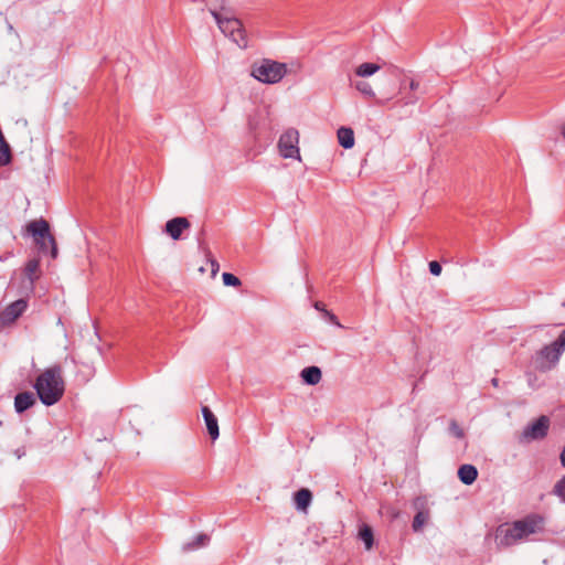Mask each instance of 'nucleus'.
Here are the masks:
<instances>
[{
	"label": "nucleus",
	"mask_w": 565,
	"mask_h": 565,
	"mask_svg": "<svg viewBox=\"0 0 565 565\" xmlns=\"http://www.w3.org/2000/svg\"><path fill=\"white\" fill-rule=\"evenodd\" d=\"M36 395L45 406L55 405L61 401L65 393V381L63 369L60 364L46 367L36 377L33 385Z\"/></svg>",
	"instance_id": "nucleus-1"
},
{
	"label": "nucleus",
	"mask_w": 565,
	"mask_h": 565,
	"mask_svg": "<svg viewBox=\"0 0 565 565\" xmlns=\"http://www.w3.org/2000/svg\"><path fill=\"white\" fill-rule=\"evenodd\" d=\"M205 6L215 19L221 32L228 36L241 49L248 45L246 32L241 20L227 15L225 0H205Z\"/></svg>",
	"instance_id": "nucleus-2"
},
{
	"label": "nucleus",
	"mask_w": 565,
	"mask_h": 565,
	"mask_svg": "<svg viewBox=\"0 0 565 565\" xmlns=\"http://www.w3.org/2000/svg\"><path fill=\"white\" fill-rule=\"evenodd\" d=\"M544 526V516L537 513H531L521 520L514 521L505 529L499 527L498 537L500 539V544L510 546L526 539L531 534L543 532Z\"/></svg>",
	"instance_id": "nucleus-3"
},
{
	"label": "nucleus",
	"mask_w": 565,
	"mask_h": 565,
	"mask_svg": "<svg viewBox=\"0 0 565 565\" xmlns=\"http://www.w3.org/2000/svg\"><path fill=\"white\" fill-rule=\"evenodd\" d=\"M287 74V65L269 58H263L252 65L250 75L265 84L279 83Z\"/></svg>",
	"instance_id": "nucleus-4"
},
{
	"label": "nucleus",
	"mask_w": 565,
	"mask_h": 565,
	"mask_svg": "<svg viewBox=\"0 0 565 565\" xmlns=\"http://www.w3.org/2000/svg\"><path fill=\"white\" fill-rule=\"evenodd\" d=\"M28 232L34 237L41 253H47L49 248L53 258L57 256V247L54 237L50 233L49 223L41 218L28 224Z\"/></svg>",
	"instance_id": "nucleus-5"
},
{
	"label": "nucleus",
	"mask_w": 565,
	"mask_h": 565,
	"mask_svg": "<svg viewBox=\"0 0 565 565\" xmlns=\"http://www.w3.org/2000/svg\"><path fill=\"white\" fill-rule=\"evenodd\" d=\"M550 418L545 415H541L536 420L529 424L520 436L521 443H530L533 440L544 439L550 429Z\"/></svg>",
	"instance_id": "nucleus-6"
},
{
	"label": "nucleus",
	"mask_w": 565,
	"mask_h": 565,
	"mask_svg": "<svg viewBox=\"0 0 565 565\" xmlns=\"http://www.w3.org/2000/svg\"><path fill=\"white\" fill-rule=\"evenodd\" d=\"M299 132L294 128L286 130L278 140L279 153L284 158H297L300 159L299 154Z\"/></svg>",
	"instance_id": "nucleus-7"
},
{
	"label": "nucleus",
	"mask_w": 565,
	"mask_h": 565,
	"mask_svg": "<svg viewBox=\"0 0 565 565\" xmlns=\"http://www.w3.org/2000/svg\"><path fill=\"white\" fill-rule=\"evenodd\" d=\"M563 350L557 347L554 342L551 344L544 345L537 353L536 360L539 362V367L543 371L552 370L558 363Z\"/></svg>",
	"instance_id": "nucleus-8"
},
{
	"label": "nucleus",
	"mask_w": 565,
	"mask_h": 565,
	"mask_svg": "<svg viewBox=\"0 0 565 565\" xmlns=\"http://www.w3.org/2000/svg\"><path fill=\"white\" fill-rule=\"evenodd\" d=\"M28 308V302L24 299H19L9 306L0 313V322L2 324L13 323Z\"/></svg>",
	"instance_id": "nucleus-9"
},
{
	"label": "nucleus",
	"mask_w": 565,
	"mask_h": 565,
	"mask_svg": "<svg viewBox=\"0 0 565 565\" xmlns=\"http://www.w3.org/2000/svg\"><path fill=\"white\" fill-rule=\"evenodd\" d=\"M190 227V222L186 217L178 216L171 218L166 223V232L172 239H179L184 230Z\"/></svg>",
	"instance_id": "nucleus-10"
},
{
	"label": "nucleus",
	"mask_w": 565,
	"mask_h": 565,
	"mask_svg": "<svg viewBox=\"0 0 565 565\" xmlns=\"http://www.w3.org/2000/svg\"><path fill=\"white\" fill-rule=\"evenodd\" d=\"M202 415L206 425L207 433L210 437L215 440L220 436L218 430V423L216 416L213 414V412L207 407H202Z\"/></svg>",
	"instance_id": "nucleus-11"
},
{
	"label": "nucleus",
	"mask_w": 565,
	"mask_h": 565,
	"mask_svg": "<svg viewBox=\"0 0 565 565\" xmlns=\"http://www.w3.org/2000/svg\"><path fill=\"white\" fill-rule=\"evenodd\" d=\"M36 403L35 395L32 392H22L14 397V408L17 413H23Z\"/></svg>",
	"instance_id": "nucleus-12"
},
{
	"label": "nucleus",
	"mask_w": 565,
	"mask_h": 565,
	"mask_svg": "<svg viewBox=\"0 0 565 565\" xmlns=\"http://www.w3.org/2000/svg\"><path fill=\"white\" fill-rule=\"evenodd\" d=\"M477 477L478 470L472 465L466 463L460 466L458 469V478L463 484H472L476 481Z\"/></svg>",
	"instance_id": "nucleus-13"
},
{
	"label": "nucleus",
	"mask_w": 565,
	"mask_h": 565,
	"mask_svg": "<svg viewBox=\"0 0 565 565\" xmlns=\"http://www.w3.org/2000/svg\"><path fill=\"white\" fill-rule=\"evenodd\" d=\"M295 507L297 510L306 511L312 501V493L307 488H301L294 494Z\"/></svg>",
	"instance_id": "nucleus-14"
},
{
	"label": "nucleus",
	"mask_w": 565,
	"mask_h": 565,
	"mask_svg": "<svg viewBox=\"0 0 565 565\" xmlns=\"http://www.w3.org/2000/svg\"><path fill=\"white\" fill-rule=\"evenodd\" d=\"M300 376L306 384L316 385L321 381L322 373L318 366H308L301 371Z\"/></svg>",
	"instance_id": "nucleus-15"
},
{
	"label": "nucleus",
	"mask_w": 565,
	"mask_h": 565,
	"mask_svg": "<svg viewBox=\"0 0 565 565\" xmlns=\"http://www.w3.org/2000/svg\"><path fill=\"white\" fill-rule=\"evenodd\" d=\"M338 140L339 143L344 149H350L354 146V132L351 128L348 127H341L338 130Z\"/></svg>",
	"instance_id": "nucleus-16"
},
{
	"label": "nucleus",
	"mask_w": 565,
	"mask_h": 565,
	"mask_svg": "<svg viewBox=\"0 0 565 565\" xmlns=\"http://www.w3.org/2000/svg\"><path fill=\"white\" fill-rule=\"evenodd\" d=\"M209 542H210V536L207 534L200 533L194 537L193 541L188 542L182 545V552L186 553V552L198 550L200 547L207 545Z\"/></svg>",
	"instance_id": "nucleus-17"
},
{
	"label": "nucleus",
	"mask_w": 565,
	"mask_h": 565,
	"mask_svg": "<svg viewBox=\"0 0 565 565\" xmlns=\"http://www.w3.org/2000/svg\"><path fill=\"white\" fill-rule=\"evenodd\" d=\"M359 537L364 543L365 548L370 551L374 544L373 530L367 524H363L359 531Z\"/></svg>",
	"instance_id": "nucleus-18"
},
{
	"label": "nucleus",
	"mask_w": 565,
	"mask_h": 565,
	"mask_svg": "<svg viewBox=\"0 0 565 565\" xmlns=\"http://www.w3.org/2000/svg\"><path fill=\"white\" fill-rule=\"evenodd\" d=\"M380 70V65L375 63H362L355 70V74L360 77H367L375 74Z\"/></svg>",
	"instance_id": "nucleus-19"
},
{
	"label": "nucleus",
	"mask_w": 565,
	"mask_h": 565,
	"mask_svg": "<svg viewBox=\"0 0 565 565\" xmlns=\"http://www.w3.org/2000/svg\"><path fill=\"white\" fill-rule=\"evenodd\" d=\"M40 268V260L36 259V258H33V259H30L26 265H25V276L29 278V280L31 281V284L34 281V279L36 278L34 275L36 274V271L39 270Z\"/></svg>",
	"instance_id": "nucleus-20"
},
{
	"label": "nucleus",
	"mask_w": 565,
	"mask_h": 565,
	"mask_svg": "<svg viewBox=\"0 0 565 565\" xmlns=\"http://www.w3.org/2000/svg\"><path fill=\"white\" fill-rule=\"evenodd\" d=\"M552 494L557 497L562 503H565V475L555 482Z\"/></svg>",
	"instance_id": "nucleus-21"
},
{
	"label": "nucleus",
	"mask_w": 565,
	"mask_h": 565,
	"mask_svg": "<svg viewBox=\"0 0 565 565\" xmlns=\"http://www.w3.org/2000/svg\"><path fill=\"white\" fill-rule=\"evenodd\" d=\"M355 88L363 94L364 96H367L370 98H375V93L369 82L365 81H358L354 84Z\"/></svg>",
	"instance_id": "nucleus-22"
},
{
	"label": "nucleus",
	"mask_w": 565,
	"mask_h": 565,
	"mask_svg": "<svg viewBox=\"0 0 565 565\" xmlns=\"http://www.w3.org/2000/svg\"><path fill=\"white\" fill-rule=\"evenodd\" d=\"M428 520V514L423 512V511H419L415 514L414 516V520H413V523H412V527L415 532H418L422 530V527L425 525V523L427 522Z\"/></svg>",
	"instance_id": "nucleus-23"
},
{
	"label": "nucleus",
	"mask_w": 565,
	"mask_h": 565,
	"mask_svg": "<svg viewBox=\"0 0 565 565\" xmlns=\"http://www.w3.org/2000/svg\"><path fill=\"white\" fill-rule=\"evenodd\" d=\"M222 279L225 286L238 287L242 284L239 278L231 273H223Z\"/></svg>",
	"instance_id": "nucleus-24"
},
{
	"label": "nucleus",
	"mask_w": 565,
	"mask_h": 565,
	"mask_svg": "<svg viewBox=\"0 0 565 565\" xmlns=\"http://www.w3.org/2000/svg\"><path fill=\"white\" fill-rule=\"evenodd\" d=\"M449 431L456 438H463L465 431L463 429L458 425L456 420H451L449 424Z\"/></svg>",
	"instance_id": "nucleus-25"
},
{
	"label": "nucleus",
	"mask_w": 565,
	"mask_h": 565,
	"mask_svg": "<svg viewBox=\"0 0 565 565\" xmlns=\"http://www.w3.org/2000/svg\"><path fill=\"white\" fill-rule=\"evenodd\" d=\"M429 271L434 276H439L441 273V265L436 260L430 262L429 263Z\"/></svg>",
	"instance_id": "nucleus-26"
},
{
	"label": "nucleus",
	"mask_w": 565,
	"mask_h": 565,
	"mask_svg": "<svg viewBox=\"0 0 565 565\" xmlns=\"http://www.w3.org/2000/svg\"><path fill=\"white\" fill-rule=\"evenodd\" d=\"M554 343L559 347L563 351H565V329L561 332L558 338L554 341Z\"/></svg>",
	"instance_id": "nucleus-27"
},
{
	"label": "nucleus",
	"mask_w": 565,
	"mask_h": 565,
	"mask_svg": "<svg viewBox=\"0 0 565 565\" xmlns=\"http://www.w3.org/2000/svg\"><path fill=\"white\" fill-rule=\"evenodd\" d=\"M324 316L328 318V320H329L331 323H333V324H335V326H338V327H342V326L340 324V322H339V320H338L337 316H335V315H333L332 312H330V311H326V315H324Z\"/></svg>",
	"instance_id": "nucleus-28"
},
{
	"label": "nucleus",
	"mask_w": 565,
	"mask_h": 565,
	"mask_svg": "<svg viewBox=\"0 0 565 565\" xmlns=\"http://www.w3.org/2000/svg\"><path fill=\"white\" fill-rule=\"evenodd\" d=\"M395 96V94H392V95H387L385 96L384 98H380V99H376V104L377 105H385L388 100L393 99Z\"/></svg>",
	"instance_id": "nucleus-29"
},
{
	"label": "nucleus",
	"mask_w": 565,
	"mask_h": 565,
	"mask_svg": "<svg viewBox=\"0 0 565 565\" xmlns=\"http://www.w3.org/2000/svg\"><path fill=\"white\" fill-rule=\"evenodd\" d=\"M315 308L319 311H322L324 315H326V311H328L326 308H324V303L321 302V301H317L315 303Z\"/></svg>",
	"instance_id": "nucleus-30"
},
{
	"label": "nucleus",
	"mask_w": 565,
	"mask_h": 565,
	"mask_svg": "<svg viewBox=\"0 0 565 565\" xmlns=\"http://www.w3.org/2000/svg\"><path fill=\"white\" fill-rule=\"evenodd\" d=\"M559 461H561L562 467L565 469V444L559 454Z\"/></svg>",
	"instance_id": "nucleus-31"
},
{
	"label": "nucleus",
	"mask_w": 565,
	"mask_h": 565,
	"mask_svg": "<svg viewBox=\"0 0 565 565\" xmlns=\"http://www.w3.org/2000/svg\"><path fill=\"white\" fill-rule=\"evenodd\" d=\"M416 100H417V97H415V96L405 97L403 104L409 105V104H414Z\"/></svg>",
	"instance_id": "nucleus-32"
},
{
	"label": "nucleus",
	"mask_w": 565,
	"mask_h": 565,
	"mask_svg": "<svg viewBox=\"0 0 565 565\" xmlns=\"http://www.w3.org/2000/svg\"><path fill=\"white\" fill-rule=\"evenodd\" d=\"M409 88H411V90H417L419 88V83L415 79H412L409 82Z\"/></svg>",
	"instance_id": "nucleus-33"
},
{
	"label": "nucleus",
	"mask_w": 565,
	"mask_h": 565,
	"mask_svg": "<svg viewBox=\"0 0 565 565\" xmlns=\"http://www.w3.org/2000/svg\"><path fill=\"white\" fill-rule=\"evenodd\" d=\"M212 270H213V271L218 270V264H217V262H216V260H212Z\"/></svg>",
	"instance_id": "nucleus-34"
},
{
	"label": "nucleus",
	"mask_w": 565,
	"mask_h": 565,
	"mask_svg": "<svg viewBox=\"0 0 565 565\" xmlns=\"http://www.w3.org/2000/svg\"><path fill=\"white\" fill-rule=\"evenodd\" d=\"M403 89H404V82H401V85H399V90H398V93L401 94V93L403 92Z\"/></svg>",
	"instance_id": "nucleus-35"
},
{
	"label": "nucleus",
	"mask_w": 565,
	"mask_h": 565,
	"mask_svg": "<svg viewBox=\"0 0 565 565\" xmlns=\"http://www.w3.org/2000/svg\"><path fill=\"white\" fill-rule=\"evenodd\" d=\"M492 384H493L494 386H498V384H499V380H498V379H493V380H492Z\"/></svg>",
	"instance_id": "nucleus-36"
},
{
	"label": "nucleus",
	"mask_w": 565,
	"mask_h": 565,
	"mask_svg": "<svg viewBox=\"0 0 565 565\" xmlns=\"http://www.w3.org/2000/svg\"><path fill=\"white\" fill-rule=\"evenodd\" d=\"M563 307H565V301L562 303Z\"/></svg>",
	"instance_id": "nucleus-37"
}]
</instances>
